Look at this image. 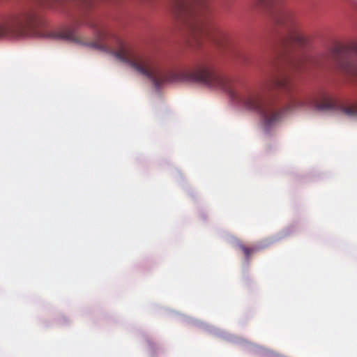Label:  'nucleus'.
Wrapping results in <instances>:
<instances>
[{
  "label": "nucleus",
  "instance_id": "f257e3e1",
  "mask_svg": "<svg viewBox=\"0 0 357 357\" xmlns=\"http://www.w3.org/2000/svg\"><path fill=\"white\" fill-rule=\"evenodd\" d=\"M114 56L150 79L156 88L167 82H192L222 90L243 107L257 114L266 130L282 119L284 110L337 109L348 116H357V103L340 102L323 92L315 95L290 93L292 90L291 80L284 75L271 73L268 75L263 89L245 88L236 91L231 88L228 78L205 65L193 69L165 73L151 59L137 54L127 47L114 32Z\"/></svg>",
  "mask_w": 357,
  "mask_h": 357
},
{
  "label": "nucleus",
  "instance_id": "f03ea898",
  "mask_svg": "<svg viewBox=\"0 0 357 357\" xmlns=\"http://www.w3.org/2000/svg\"><path fill=\"white\" fill-rule=\"evenodd\" d=\"M172 9L175 17L190 29L197 45L202 39H208L220 47L224 45L225 35L211 23L208 11L202 1L173 0Z\"/></svg>",
  "mask_w": 357,
  "mask_h": 357
},
{
  "label": "nucleus",
  "instance_id": "7ed1b4c3",
  "mask_svg": "<svg viewBox=\"0 0 357 357\" xmlns=\"http://www.w3.org/2000/svg\"><path fill=\"white\" fill-rule=\"evenodd\" d=\"M326 59L339 70L357 80V45L348 50L336 48Z\"/></svg>",
  "mask_w": 357,
  "mask_h": 357
},
{
  "label": "nucleus",
  "instance_id": "20e7f679",
  "mask_svg": "<svg viewBox=\"0 0 357 357\" xmlns=\"http://www.w3.org/2000/svg\"><path fill=\"white\" fill-rule=\"evenodd\" d=\"M35 19V14L26 12L9 20L0 25V38L6 36H22L29 28Z\"/></svg>",
  "mask_w": 357,
  "mask_h": 357
},
{
  "label": "nucleus",
  "instance_id": "39448f33",
  "mask_svg": "<svg viewBox=\"0 0 357 357\" xmlns=\"http://www.w3.org/2000/svg\"><path fill=\"white\" fill-rule=\"evenodd\" d=\"M54 37L57 39H63L69 41L80 43L75 33L70 29H66L60 33H55Z\"/></svg>",
  "mask_w": 357,
  "mask_h": 357
},
{
  "label": "nucleus",
  "instance_id": "423d86ee",
  "mask_svg": "<svg viewBox=\"0 0 357 357\" xmlns=\"http://www.w3.org/2000/svg\"><path fill=\"white\" fill-rule=\"evenodd\" d=\"M275 20L277 24L287 26H292L294 24L291 14L287 11H281Z\"/></svg>",
  "mask_w": 357,
  "mask_h": 357
},
{
  "label": "nucleus",
  "instance_id": "0eeeda50",
  "mask_svg": "<svg viewBox=\"0 0 357 357\" xmlns=\"http://www.w3.org/2000/svg\"><path fill=\"white\" fill-rule=\"evenodd\" d=\"M308 62L314 66L324 65L323 62L318 59L310 56H304L298 61V66H302Z\"/></svg>",
  "mask_w": 357,
  "mask_h": 357
},
{
  "label": "nucleus",
  "instance_id": "6e6552de",
  "mask_svg": "<svg viewBox=\"0 0 357 357\" xmlns=\"http://www.w3.org/2000/svg\"><path fill=\"white\" fill-rule=\"evenodd\" d=\"M290 40L291 43L298 44L299 45H303L305 43V38L298 33H294L290 36Z\"/></svg>",
  "mask_w": 357,
  "mask_h": 357
},
{
  "label": "nucleus",
  "instance_id": "1a4fd4ad",
  "mask_svg": "<svg viewBox=\"0 0 357 357\" xmlns=\"http://www.w3.org/2000/svg\"><path fill=\"white\" fill-rule=\"evenodd\" d=\"M240 248L244 253L247 260H249L250 255L257 251V249L255 248H248L243 245H241Z\"/></svg>",
  "mask_w": 357,
  "mask_h": 357
},
{
  "label": "nucleus",
  "instance_id": "9d476101",
  "mask_svg": "<svg viewBox=\"0 0 357 357\" xmlns=\"http://www.w3.org/2000/svg\"><path fill=\"white\" fill-rule=\"evenodd\" d=\"M261 5L269 6L276 3L279 0H259Z\"/></svg>",
  "mask_w": 357,
  "mask_h": 357
}]
</instances>
